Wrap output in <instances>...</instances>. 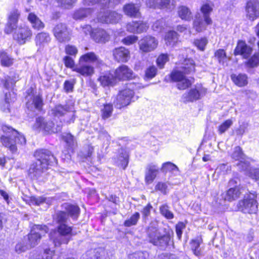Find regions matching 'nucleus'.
<instances>
[{
	"label": "nucleus",
	"instance_id": "nucleus-1",
	"mask_svg": "<svg viewBox=\"0 0 259 259\" xmlns=\"http://www.w3.org/2000/svg\"><path fill=\"white\" fill-rule=\"evenodd\" d=\"M34 156L36 161L31 164L28 172L30 177H41L49 165L57 163L56 158L48 150H38L34 153Z\"/></svg>",
	"mask_w": 259,
	"mask_h": 259
},
{
	"label": "nucleus",
	"instance_id": "nucleus-2",
	"mask_svg": "<svg viewBox=\"0 0 259 259\" xmlns=\"http://www.w3.org/2000/svg\"><path fill=\"white\" fill-rule=\"evenodd\" d=\"M195 71V64L192 59H185L180 66L171 73V78L177 82L179 90H185L189 87L193 82L192 78L186 77L184 74H190Z\"/></svg>",
	"mask_w": 259,
	"mask_h": 259
},
{
	"label": "nucleus",
	"instance_id": "nucleus-3",
	"mask_svg": "<svg viewBox=\"0 0 259 259\" xmlns=\"http://www.w3.org/2000/svg\"><path fill=\"white\" fill-rule=\"evenodd\" d=\"M146 240L153 245L161 249L165 250L172 242L171 239L174 236L172 230H168L165 234L162 235L159 229L153 224H150L146 229Z\"/></svg>",
	"mask_w": 259,
	"mask_h": 259
},
{
	"label": "nucleus",
	"instance_id": "nucleus-4",
	"mask_svg": "<svg viewBox=\"0 0 259 259\" xmlns=\"http://www.w3.org/2000/svg\"><path fill=\"white\" fill-rule=\"evenodd\" d=\"M68 215L64 211H60L57 214V220L59 225L57 227V231L52 235L51 239L56 246L62 244H67L71 239L72 227L65 224Z\"/></svg>",
	"mask_w": 259,
	"mask_h": 259
},
{
	"label": "nucleus",
	"instance_id": "nucleus-5",
	"mask_svg": "<svg viewBox=\"0 0 259 259\" xmlns=\"http://www.w3.org/2000/svg\"><path fill=\"white\" fill-rule=\"evenodd\" d=\"M3 131L5 135L1 136V143L12 153H15L17 152V145H23L26 144L25 137L17 131L7 126H4Z\"/></svg>",
	"mask_w": 259,
	"mask_h": 259
},
{
	"label": "nucleus",
	"instance_id": "nucleus-6",
	"mask_svg": "<svg viewBox=\"0 0 259 259\" xmlns=\"http://www.w3.org/2000/svg\"><path fill=\"white\" fill-rule=\"evenodd\" d=\"M62 127V124L61 121L55 125L53 121L42 117H38L36 118L32 128L36 132H42L45 134H50L60 132Z\"/></svg>",
	"mask_w": 259,
	"mask_h": 259
},
{
	"label": "nucleus",
	"instance_id": "nucleus-7",
	"mask_svg": "<svg viewBox=\"0 0 259 259\" xmlns=\"http://www.w3.org/2000/svg\"><path fill=\"white\" fill-rule=\"evenodd\" d=\"M239 211L245 214H255L258 211V202L255 192L250 193L238 202Z\"/></svg>",
	"mask_w": 259,
	"mask_h": 259
},
{
	"label": "nucleus",
	"instance_id": "nucleus-8",
	"mask_svg": "<svg viewBox=\"0 0 259 259\" xmlns=\"http://www.w3.org/2000/svg\"><path fill=\"white\" fill-rule=\"evenodd\" d=\"M75 113L74 106L68 105H57L50 111L51 115L58 118L62 117L64 121L68 123L74 122L75 118Z\"/></svg>",
	"mask_w": 259,
	"mask_h": 259
},
{
	"label": "nucleus",
	"instance_id": "nucleus-9",
	"mask_svg": "<svg viewBox=\"0 0 259 259\" xmlns=\"http://www.w3.org/2000/svg\"><path fill=\"white\" fill-rule=\"evenodd\" d=\"M48 231V228L46 225H34L28 234L26 240L30 248L37 245Z\"/></svg>",
	"mask_w": 259,
	"mask_h": 259
},
{
	"label": "nucleus",
	"instance_id": "nucleus-10",
	"mask_svg": "<svg viewBox=\"0 0 259 259\" xmlns=\"http://www.w3.org/2000/svg\"><path fill=\"white\" fill-rule=\"evenodd\" d=\"M133 90L125 89L120 91L117 95L114 104L118 108H121L129 105L134 97Z\"/></svg>",
	"mask_w": 259,
	"mask_h": 259
},
{
	"label": "nucleus",
	"instance_id": "nucleus-11",
	"mask_svg": "<svg viewBox=\"0 0 259 259\" xmlns=\"http://www.w3.org/2000/svg\"><path fill=\"white\" fill-rule=\"evenodd\" d=\"M14 31V38L21 44H23L30 39L32 34L31 29L24 24L17 27Z\"/></svg>",
	"mask_w": 259,
	"mask_h": 259
},
{
	"label": "nucleus",
	"instance_id": "nucleus-12",
	"mask_svg": "<svg viewBox=\"0 0 259 259\" xmlns=\"http://www.w3.org/2000/svg\"><path fill=\"white\" fill-rule=\"evenodd\" d=\"M207 92V89L201 84H198L195 88L191 89L187 93L183 95L185 102H193L200 99Z\"/></svg>",
	"mask_w": 259,
	"mask_h": 259
},
{
	"label": "nucleus",
	"instance_id": "nucleus-13",
	"mask_svg": "<svg viewBox=\"0 0 259 259\" xmlns=\"http://www.w3.org/2000/svg\"><path fill=\"white\" fill-rule=\"evenodd\" d=\"M53 34L56 38L61 42L70 39V33L67 26L63 23L57 24L53 29Z\"/></svg>",
	"mask_w": 259,
	"mask_h": 259
},
{
	"label": "nucleus",
	"instance_id": "nucleus-14",
	"mask_svg": "<svg viewBox=\"0 0 259 259\" xmlns=\"http://www.w3.org/2000/svg\"><path fill=\"white\" fill-rule=\"evenodd\" d=\"M139 45L141 51L148 53L157 48L158 41L154 37L146 36L139 41Z\"/></svg>",
	"mask_w": 259,
	"mask_h": 259
},
{
	"label": "nucleus",
	"instance_id": "nucleus-15",
	"mask_svg": "<svg viewBox=\"0 0 259 259\" xmlns=\"http://www.w3.org/2000/svg\"><path fill=\"white\" fill-rule=\"evenodd\" d=\"M20 16V12L18 9H13L10 12L8 16L7 23L5 28V32L10 34L14 32L17 27V23Z\"/></svg>",
	"mask_w": 259,
	"mask_h": 259
},
{
	"label": "nucleus",
	"instance_id": "nucleus-16",
	"mask_svg": "<svg viewBox=\"0 0 259 259\" xmlns=\"http://www.w3.org/2000/svg\"><path fill=\"white\" fill-rule=\"evenodd\" d=\"M121 18V15L115 12H101L98 16V20L102 23H116Z\"/></svg>",
	"mask_w": 259,
	"mask_h": 259
},
{
	"label": "nucleus",
	"instance_id": "nucleus-17",
	"mask_svg": "<svg viewBox=\"0 0 259 259\" xmlns=\"http://www.w3.org/2000/svg\"><path fill=\"white\" fill-rule=\"evenodd\" d=\"M113 75L116 80L131 79L134 77L133 71L124 65H122L118 67L114 71Z\"/></svg>",
	"mask_w": 259,
	"mask_h": 259
},
{
	"label": "nucleus",
	"instance_id": "nucleus-18",
	"mask_svg": "<svg viewBox=\"0 0 259 259\" xmlns=\"http://www.w3.org/2000/svg\"><path fill=\"white\" fill-rule=\"evenodd\" d=\"M246 16L250 20H254L259 16V3L257 0H250L246 6Z\"/></svg>",
	"mask_w": 259,
	"mask_h": 259
},
{
	"label": "nucleus",
	"instance_id": "nucleus-19",
	"mask_svg": "<svg viewBox=\"0 0 259 259\" xmlns=\"http://www.w3.org/2000/svg\"><path fill=\"white\" fill-rule=\"evenodd\" d=\"M73 71L84 77H89L94 73V68L91 64H85L78 61V63L74 68Z\"/></svg>",
	"mask_w": 259,
	"mask_h": 259
},
{
	"label": "nucleus",
	"instance_id": "nucleus-20",
	"mask_svg": "<svg viewBox=\"0 0 259 259\" xmlns=\"http://www.w3.org/2000/svg\"><path fill=\"white\" fill-rule=\"evenodd\" d=\"M78 61L85 64H93L97 67L103 65V61L94 52H89L81 55Z\"/></svg>",
	"mask_w": 259,
	"mask_h": 259
},
{
	"label": "nucleus",
	"instance_id": "nucleus-21",
	"mask_svg": "<svg viewBox=\"0 0 259 259\" xmlns=\"http://www.w3.org/2000/svg\"><path fill=\"white\" fill-rule=\"evenodd\" d=\"M232 157L233 159L240 161L238 164L239 168L242 167L243 170H246L248 168V163L245 161V155L239 146H236L234 148Z\"/></svg>",
	"mask_w": 259,
	"mask_h": 259
},
{
	"label": "nucleus",
	"instance_id": "nucleus-22",
	"mask_svg": "<svg viewBox=\"0 0 259 259\" xmlns=\"http://www.w3.org/2000/svg\"><path fill=\"white\" fill-rule=\"evenodd\" d=\"M252 49L245 41L239 40L234 51V55H241L244 58H248L252 53Z\"/></svg>",
	"mask_w": 259,
	"mask_h": 259
},
{
	"label": "nucleus",
	"instance_id": "nucleus-23",
	"mask_svg": "<svg viewBox=\"0 0 259 259\" xmlns=\"http://www.w3.org/2000/svg\"><path fill=\"white\" fill-rule=\"evenodd\" d=\"M146 5L154 9H170L174 7L173 4L170 3V0H148Z\"/></svg>",
	"mask_w": 259,
	"mask_h": 259
},
{
	"label": "nucleus",
	"instance_id": "nucleus-24",
	"mask_svg": "<svg viewBox=\"0 0 259 259\" xmlns=\"http://www.w3.org/2000/svg\"><path fill=\"white\" fill-rule=\"evenodd\" d=\"M161 170L165 174L169 173V177L179 176L181 174L178 166L171 162H166L162 163Z\"/></svg>",
	"mask_w": 259,
	"mask_h": 259
},
{
	"label": "nucleus",
	"instance_id": "nucleus-25",
	"mask_svg": "<svg viewBox=\"0 0 259 259\" xmlns=\"http://www.w3.org/2000/svg\"><path fill=\"white\" fill-rule=\"evenodd\" d=\"M114 59L118 62H127L130 58V51L124 47L116 48L113 51Z\"/></svg>",
	"mask_w": 259,
	"mask_h": 259
},
{
	"label": "nucleus",
	"instance_id": "nucleus-26",
	"mask_svg": "<svg viewBox=\"0 0 259 259\" xmlns=\"http://www.w3.org/2000/svg\"><path fill=\"white\" fill-rule=\"evenodd\" d=\"M120 0H83V4L87 6H92L97 2L99 6L103 7H112L117 5Z\"/></svg>",
	"mask_w": 259,
	"mask_h": 259
},
{
	"label": "nucleus",
	"instance_id": "nucleus-27",
	"mask_svg": "<svg viewBox=\"0 0 259 259\" xmlns=\"http://www.w3.org/2000/svg\"><path fill=\"white\" fill-rule=\"evenodd\" d=\"M123 11L126 15L131 17L138 18L140 17L141 15L140 11V6L135 5L132 3L124 5Z\"/></svg>",
	"mask_w": 259,
	"mask_h": 259
},
{
	"label": "nucleus",
	"instance_id": "nucleus-28",
	"mask_svg": "<svg viewBox=\"0 0 259 259\" xmlns=\"http://www.w3.org/2000/svg\"><path fill=\"white\" fill-rule=\"evenodd\" d=\"M244 187L240 185L230 188L227 192L225 199L229 201H232L239 198L240 195L243 192Z\"/></svg>",
	"mask_w": 259,
	"mask_h": 259
},
{
	"label": "nucleus",
	"instance_id": "nucleus-29",
	"mask_svg": "<svg viewBox=\"0 0 259 259\" xmlns=\"http://www.w3.org/2000/svg\"><path fill=\"white\" fill-rule=\"evenodd\" d=\"M92 37L97 42H105L109 38V35L104 29L97 28L93 30Z\"/></svg>",
	"mask_w": 259,
	"mask_h": 259
},
{
	"label": "nucleus",
	"instance_id": "nucleus-30",
	"mask_svg": "<svg viewBox=\"0 0 259 259\" xmlns=\"http://www.w3.org/2000/svg\"><path fill=\"white\" fill-rule=\"evenodd\" d=\"M16 99V96L14 92H6L5 101L0 103V107L3 111H10V106L11 103L14 102Z\"/></svg>",
	"mask_w": 259,
	"mask_h": 259
},
{
	"label": "nucleus",
	"instance_id": "nucleus-31",
	"mask_svg": "<svg viewBox=\"0 0 259 259\" xmlns=\"http://www.w3.org/2000/svg\"><path fill=\"white\" fill-rule=\"evenodd\" d=\"M27 19L34 29L40 30L45 27L44 23L34 13H30L27 17Z\"/></svg>",
	"mask_w": 259,
	"mask_h": 259
},
{
	"label": "nucleus",
	"instance_id": "nucleus-32",
	"mask_svg": "<svg viewBox=\"0 0 259 259\" xmlns=\"http://www.w3.org/2000/svg\"><path fill=\"white\" fill-rule=\"evenodd\" d=\"M210 24L206 23L205 19H203L200 14H198L195 16V19L193 22V28L196 32H200L205 30L206 26Z\"/></svg>",
	"mask_w": 259,
	"mask_h": 259
},
{
	"label": "nucleus",
	"instance_id": "nucleus-33",
	"mask_svg": "<svg viewBox=\"0 0 259 259\" xmlns=\"http://www.w3.org/2000/svg\"><path fill=\"white\" fill-rule=\"evenodd\" d=\"M98 80L102 85L104 87L113 85L116 81L113 74L110 72L106 73L101 75Z\"/></svg>",
	"mask_w": 259,
	"mask_h": 259
},
{
	"label": "nucleus",
	"instance_id": "nucleus-34",
	"mask_svg": "<svg viewBox=\"0 0 259 259\" xmlns=\"http://www.w3.org/2000/svg\"><path fill=\"white\" fill-rule=\"evenodd\" d=\"M231 78L233 82L240 87L245 86L248 83V77L245 74H233Z\"/></svg>",
	"mask_w": 259,
	"mask_h": 259
},
{
	"label": "nucleus",
	"instance_id": "nucleus-35",
	"mask_svg": "<svg viewBox=\"0 0 259 259\" xmlns=\"http://www.w3.org/2000/svg\"><path fill=\"white\" fill-rule=\"evenodd\" d=\"M63 207L67 212L68 215H70L74 220L77 219L80 211V208L77 205L65 203L63 204Z\"/></svg>",
	"mask_w": 259,
	"mask_h": 259
},
{
	"label": "nucleus",
	"instance_id": "nucleus-36",
	"mask_svg": "<svg viewBox=\"0 0 259 259\" xmlns=\"http://www.w3.org/2000/svg\"><path fill=\"white\" fill-rule=\"evenodd\" d=\"M51 40L50 36L48 33L40 32L38 33L35 39L36 46L41 48L47 44Z\"/></svg>",
	"mask_w": 259,
	"mask_h": 259
},
{
	"label": "nucleus",
	"instance_id": "nucleus-37",
	"mask_svg": "<svg viewBox=\"0 0 259 259\" xmlns=\"http://www.w3.org/2000/svg\"><path fill=\"white\" fill-rule=\"evenodd\" d=\"M54 251L50 248L44 249L42 254H39L37 252L33 253L30 255L31 259H53Z\"/></svg>",
	"mask_w": 259,
	"mask_h": 259
},
{
	"label": "nucleus",
	"instance_id": "nucleus-38",
	"mask_svg": "<svg viewBox=\"0 0 259 259\" xmlns=\"http://www.w3.org/2000/svg\"><path fill=\"white\" fill-rule=\"evenodd\" d=\"M159 169L157 165L150 164L146 168L145 178H155L159 176Z\"/></svg>",
	"mask_w": 259,
	"mask_h": 259
},
{
	"label": "nucleus",
	"instance_id": "nucleus-39",
	"mask_svg": "<svg viewBox=\"0 0 259 259\" xmlns=\"http://www.w3.org/2000/svg\"><path fill=\"white\" fill-rule=\"evenodd\" d=\"M118 166L125 169L128 163V154L125 150L121 149L116 161Z\"/></svg>",
	"mask_w": 259,
	"mask_h": 259
},
{
	"label": "nucleus",
	"instance_id": "nucleus-40",
	"mask_svg": "<svg viewBox=\"0 0 259 259\" xmlns=\"http://www.w3.org/2000/svg\"><path fill=\"white\" fill-rule=\"evenodd\" d=\"M201 243V240L200 239L192 240L190 243L191 248L193 253L198 257L203 255L202 250L200 247Z\"/></svg>",
	"mask_w": 259,
	"mask_h": 259
},
{
	"label": "nucleus",
	"instance_id": "nucleus-41",
	"mask_svg": "<svg viewBox=\"0 0 259 259\" xmlns=\"http://www.w3.org/2000/svg\"><path fill=\"white\" fill-rule=\"evenodd\" d=\"M178 14L182 19L186 21H190L192 18L190 10L186 6L179 7L178 10Z\"/></svg>",
	"mask_w": 259,
	"mask_h": 259
},
{
	"label": "nucleus",
	"instance_id": "nucleus-42",
	"mask_svg": "<svg viewBox=\"0 0 259 259\" xmlns=\"http://www.w3.org/2000/svg\"><path fill=\"white\" fill-rule=\"evenodd\" d=\"M0 64L3 67H10L13 64V59L7 53L0 50Z\"/></svg>",
	"mask_w": 259,
	"mask_h": 259
},
{
	"label": "nucleus",
	"instance_id": "nucleus-43",
	"mask_svg": "<svg viewBox=\"0 0 259 259\" xmlns=\"http://www.w3.org/2000/svg\"><path fill=\"white\" fill-rule=\"evenodd\" d=\"M212 10V6L209 4H203L201 8V11L203 15V19L207 24H211L212 21L209 17V14Z\"/></svg>",
	"mask_w": 259,
	"mask_h": 259
},
{
	"label": "nucleus",
	"instance_id": "nucleus-44",
	"mask_svg": "<svg viewBox=\"0 0 259 259\" xmlns=\"http://www.w3.org/2000/svg\"><path fill=\"white\" fill-rule=\"evenodd\" d=\"M178 34L174 31L168 32L165 36V41L167 46H174L178 41Z\"/></svg>",
	"mask_w": 259,
	"mask_h": 259
},
{
	"label": "nucleus",
	"instance_id": "nucleus-45",
	"mask_svg": "<svg viewBox=\"0 0 259 259\" xmlns=\"http://www.w3.org/2000/svg\"><path fill=\"white\" fill-rule=\"evenodd\" d=\"M92 11L91 8L79 9L74 12L73 17L76 20L82 19L91 15Z\"/></svg>",
	"mask_w": 259,
	"mask_h": 259
},
{
	"label": "nucleus",
	"instance_id": "nucleus-46",
	"mask_svg": "<svg viewBox=\"0 0 259 259\" xmlns=\"http://www.w3.org/2000/svg\"><path fill=\"white\" fill-rule=\"evenodd\" d=\"M30 201L32 204L40 205L45 203L48 204H50L52 202V199L44 196H31L30 197Z\"/></svg>",
	"mask_w": 259,
	"mask_h": 259
},
{
	"label": "nucleus",
	"instance_id": "nucleus-47",
	"mask_svg": "<svg viewBox=\"0 0 259 259\" xmlns=\"http://www.w3.org/2000/svg\"><path fill=\"white\" fill-rule=\"evenodd\" d=\"M140 218V213L138 212H135L131 217L126 219L123 223L124 226L126 227H130L137 225L138 222Z\"/></svg>",
	"mask_w": 259,
	"mask_h": 259
},
{
	"label": "nucleus",
	"instance_id": "nucleus-48",
	"mask_svg": "<svg viewBox=\"0 0 259 259\" xmlns=\"http://www.w3.org/2000/svg\"><path fill=\"white\" fill-rule=\"evenodd\" d=\"M214 57L218 61L219 63L224 65L227 63L228 59L227 57L226 52L223 49H219L214 54Z\"/></svg>",
	"mask_w": 259,
	"mask_h": 259
},
{
	"label": "nucleus",
	"instance_id": "nucleus-49",
	"mask_svg": "<svg viewBox=\"0 0 259 259\" xmlns=\"http://www.w3.org/2000/svg\"><path fill=\"white\" fill-rule=\"evenodd\" d=\"M233 120L232 119H228L222 123L218 127L219 134L222 135L225 133L232 125Z\"/></svg>",
	"mask_w": 259,
	"mask_h": 259
},
{
	"label": "nucleus",
	"instance_id": "nucleus-50",
	"mask_svg": "<svg viewBox=\"0 0 259 259\" xmlns=\"http://www.w3.org/2000/svg\"><path fill=\"white\" fill-rule=\"evenodd\" d=\"M113 112V106L112 104H106L103 106L101 109L102 117L105 119L110 117Z\"/></svg>",
	"mask_w": 259,
	"mask_h": 259
},
{
	"label": "nucleus",
	"instance_id": "nucleus-51",
	"mask_svg": "<svg viewBox=\"0 0 259 259\" xmlns=\"http://www.w3.org/2000/svg\"><path fill=\"white\" fill-rule=\"evenodd\" d=\"M160 213L167 219H172L174 217L173 213L169 210L167 204H163L159 208Z\"/></svg>",
	"mask_w": 259,
	"mask_h": 259
},
{
	"label": "nucleus",
	"instance_id": "nucleus-52",
	"mask_svg": "<svg viewBox=\"0 0 259 259\" xmlns=\"http://www.w3.org/2000/svg\"><path fill=\"white\" fill-rule=\"evenodd\" d=\"M31 105H33L36 109L40 110L42 105V100L38 96H33L32 99V102H28L27 103L28 108L30 107Z\"/></svg>",
	"mask_w": 259,
	"mask_h": 259
},
{
	"label": "nucleus",
	"instance_id": "nucleus-53",
	"mask_svg": "<svg viewBox=\"0 0 259 259\" xmlns=\"http://www.w3.org/2000/svg\"><path fill=\"white\" fill-rule=\"evenodd\" d=\"M246 65L249 67H254L259 65V53L254 54L246 62Z\"/></svg>",
	"mask_w": 259,
	"mask_h": 259
},
{
	"label": "nucleus",
	"instance_id": "nucleus-54",
	"mask_svg": "<svg viewBox=\"0 0 259 259\" xmlns=\"http://www.w3.org/2000/svg\"><path fill=\"white\" fill-rule=\"evenodd\" d=\"M29 248H30V247L27 242L26 243L24 241L20 242L15 246V250L18 253L24 252Z\"/></svg>",
	"mask_w": 259,
	"mask_h": 259
},
{
	"label": "nucleus",
	"instance_id": "nucleus-55",
	"mask_svg": "<svg viewBox=\"0 0 259 259\" xmlns=\"http://www.w3.org/2000/svg\"><path fill=\"white\" fill-rule=\"evenodd\" d=\"M208 41L206 38H202L194 41L195 46L200 51H204Z\"/></svg>",
	"mask_w": 259,
	"mask_h": 259
},
{
	"label": "nucleus",
	"instance_id": "nucleus-56",
	"mask_svg": "<svg viewBox=\"0 0 259 259\" xmlns=\"http://www.w3.org/2000/svg\"><path fill=\"white\" fill-rule=\"evenodd\" d=\"M62 137L69 147H72L74 145L75 140L72 135L69 133H65L63 134Z\"/></svg>",
	"mask_w": 259,
	"mask_h": 259
},
{
	"label": "nucleus",
	"instance_id": "nucleus-57",
	"mask_svg": "<svg viewBox=\"0 0 259 259\" xmlns=\"http://www.w3.org/2000/svg\"><path fill=\"white\" fill-rule=\"evenodd\" d=\"M157 69L154 66H150L145 72V77L148 79L153 78L156 74Z\"/></svg>",
	"mask_w": 259,
	"mask_h": 259
},
{
	"label": "nucleus",
	"instance_id": "nucleus-58",
	"mask_svg": "<svg viewBox=\"0 0 259 259\" xmlns=\"http://www.w3.org/2000/svg\"><path fill=\"white\" fill-rule=\"evenodd\" d=\"M185 227L186 226L183 222H179L176 226V232L177 237L179 240L181 239L183 230Z\"/></svg>",
	"mask_w": 259,
	"mask_h": 259
},
{
	"label": "nucleus",
	"instance_id": "nucleus-59",
	"mask_svg": "<svg viewBox=\"0 0 259 259\" xmlns=\"http://www.w3.org/2000/svg\"><path fill=\"white\" fill-rule=\"evenodd\" d=\"M168 61V56L166 54H161L157 59V64L158 66L162 68L163 67L165 63Z\"/></svg>",
	"mask_w": 259,
	"mask_h": 259
},
{
	"label": "nucleus",
	"instance_id": "nucleus-60",
	"mask_svg": "<svg viewBox=\"0 0 259 259\" xmlns=\"http://www.w3.org/2000/svg\"><path fill=\"white\" fill-rule=\"evenodd\" d=\"M77 0H57L58 3L65 8H69L71 7L76 2Z\"/></svg>",
	"mask_w": 259,
	"mask_h": 259
},
{
	"label": "nucleus",
	"instance_id": "nucleus-61",
	"mask_svg": "<svg viewBox=\"0 0 259 259\" xmlns=\"http://www.w3.org/2000/svg\"><path fill=\"white\" fill-rule=\"evenodd\" d=\"M137 33H141L143 32L146 31L148 29L149 26L146 22L142 21H137Z\"/></svg>",
	"mask_w": 259,
	"mask_h": 259
},
{
	"label": "nucleus",
	"instance_id": "nucleus-62",
	"mask_svg": "<svg viewBox=\"0 0 259 259\" xmlns=\"http://www.w3.org/2000/svg\"><path fill=\"white\" fill-rule=\"evenodd\" d=\"M163 24L164 21L162 19L158 20L153 23L152 27L154 31L159 32L162 30Z\"/></svg>",
	"mask_w": 259,
	"mask_h": 259
},
{
	"label": "nucleus",
	"instance_id": "nucleus-63",
	"mask_svg": "<svg viewBox=\"0 0 259 259\" xmlns=\"http://www.w3.org/2000/svg\"><path fill=\"white\" fill-rule=\"evenodd\" d=\"M65 50L67 54L71 56H75L78 52L77 48L75 46L72 45H67L65 47Z\"/></svg>",
	"mask_w": 259,
	"mask_h": 259
},
{
	"label": "nucleus",
	"instance_id": "nucleus-64",
	"mask_svg": "<svg viewBox=\"0 0 259 259\" xmlns=\"http://www.w3.org/2000/svg\"><path fill=\"white\" fill-rule=\"evenodd\" d=\"M64 63L66 67L74 69L75 67L73 59L69 56H65L63 59Z\"/></svg>",
	"mask_w": 259,
	"mask_h": 259
}]
</instances>
